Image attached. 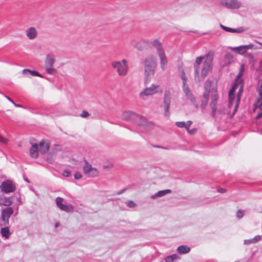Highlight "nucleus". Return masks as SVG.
Wrapping results in <instances>:
<instances>
[{"label":"nucleus","mask_w":262,"mask_h":262,"mask_svg":"<svg viewBox=\"0 0 262 262\" xmlns=\"http://www.w3.org/2000/svg\"><path fill=\"white\" fill-rule=\"evenodd\" d=\"M244 243L245 245H250L251 244H254L253 241V238L249 239H245L244 241Z\"/></svg>","instance_id":"obj_40"},{"label":"nucleus","mask_w":262,"mask_h":262,"mask_svg":"<svg viewBox=\"0 0 262 262\" xmlns=\"http://www.w3.org/2000/svg\"><path fill=\"white\" fill-rule=\"evenodd\" d=\"M255 42L257 43H258L259 45H260L261 46H262V43L261 42H260L259 41H257V40H255Z\"/></svg>","instance_id":"obj_49"},{"label":"nucleus","mask_w":262,"mask_h":262,"mask_svg":"<svg viewBox=\"0 0 262 262\" xmlns=\"http://www.w3.org/2000/svg\"><path fill=\"white\" fill-rule=\"evenodd\" d=\"M89 116V113L85 111H82V113L80 115V116L83 118L87 117Z\"/></svg>","instance_id":"obj_41"},{"label":"nucleus","mask_w":262,"mask_h":262,"mask_svg":"<svg viewBox=\"0 0 262 262\" xmlns=\"http://www.w3.org/2000/svg\"><path fill=\"white\" fill-rule=\"evenodd\" d=\"M220 6L230 9H237L242 6V3L238 0H221Z\"/></svg>","instance_id":"obj_10"},{"label":"nucleus","mask_w":262,"mask_h":262,"mask_svg":"<svg viewBox=\"0 0 262 262\" xmlns=\"http://www.w3.org/2000/svg\"><path fill=\"white\" fill-rule=\"evenodd\" d=\"M238 86L239 87V89L238 90V94H237L236 98H235V96H234V99H233V100L232 101V105L230 106L229 105V107H231L233 105V104L234 101H235V105L234 106V108L233 112V115H234V114L236 112V111H237V109L238 108V106H239V102H240L242 94V93L243 92L244 85H243V82L241 83V84H238L237 86L236 87V89Z\"/></svg>","instance_id":"obj_15"},{"label":"nucleus","mask_w":262,"mask_h":262,"mask_svg":"<svg viewBox=\"0 0 262 262\" xmlns=\"http://www.w3.org/2000/svg\"><path fill=\"white\" fill-rule=\"evenodd\" d=\"M1 233L2 236L6 239H8L11 234V233L10 232L9 228L8 227L2 228L1 229Z\"/></svg>","instance_id":"obj_27"},{"label":"nucleus","mask_w":262,"mask_h":262,"mask_svg":"<svg viewBox=\"0 0 262 262\" xmlns=\"http://www.w3.org/2000/svg\"><path fill=\"white\" fill-rule=\"evenodd\" d=\"M49 147V143L47 140H42L38 147L39 152L42 154H45L48 151Z\"/></svg>","instance_id":"obj_20"},{"label":"nucleus","mask_w":262,"mask_h":262,"mask_svg":"<svg viewBox=\"0 0 262 262\" xmlns=\"http://www.w3.org/2000/svg\"><path fill=\"white\" fill-rule=\"evenodd\" d=\"M178 257V255L173 254L172 255H170L167 256L165 258V262H173L174 260L176 259Z\"/></svg>","instance_id":"obj_34"},{"label":"nucleus","mask_w":262,"mask_h":262,"mask_svg":"<svg viewBox=\"0 0 262 262\" xmlns=\"http://www.w3.org/2000/svg\"><path fill=\"white\" fill-rule=\"evenodd\" d=\"M81 178V174L79 172H76L74 174V178L76 180H79Z\"/></svg>","instance_id":"obj_42"},{"label":"nucleus","mask_w":262,"mask_h":262,"mask_svg":"<svg viewBox=\"0 0 262 262\" xmlns=\"http://www.w3.org/2000/svg\"><path fill=\"white\" fill-rule=\"evenodd\" d=\"M112 67L116 71L120 76L127 75L129 71V66L127 61L123 59L120 61H115L111 63Z\"/></svg>","instance_id":"obj_5"},{"label":"nucleus","mask_w":262,"mask_h":262,"mask_svg":"<svg viewBox=\"0 0 262 262\" xmlns=\"http://www.w3.org/2000/svg\"><path fill=\"white\" fill-rule=\"evenodd\" d=\"M151 45L156 50L160 59V67L164 71L167 69L168 59L162 43L158 39H155L151 42Z\"/></svg>","instance_id":"obj_4"},{"label":"nucleus","mask_w":262,"mask_h":262,"mask_svg":"<svg viewBox=\"0 0 262 262\" xmlns=\"http://www.w3.org/2000/svg\"><path fill=\"white\" fill-rule=\"evenodd\" d=\"M144 85H147L155 75L156 61L152 56L147 57L144 60Z\"/></svg>","instance_id":"obj_3"},{"label":"nucleus","mask_w":262,"mask_h":262,"mask_svg":"<svg viewBox=\"0 0 262 262\" xmlns=\"http://www.w3.org/2000/svg\"><path fill=\"white\" fill-rule=\"evenodd\" d=\"M262 239V237L261 235H256L253 238V241L254 244L257 243V242L261 241Z\"/></svg>","instance_id":"obj_36"},{"label":"nucleus","mask_w":262,"mask_h":262,"mask_svg":"<svg viewBox=\"0 0 262 262\" xmlns=\"http://www.w3.org/2000/svg\"><path fill=\"white\" fill-rule=\"evenodd\" d=\"M221 27L225 31L230 33H241L242 32L241 29H233L231 28L226 27L222 24L220 25Z\"/></svg>","instance_id":"obj_30"},{"label":"nucleus","mask_w":262,"mask_h":262,"mask_svg":"<svg viewBox=\"0 0 262 262\" xmlns=\"http://www.w3.org/2000/svg\"><path fill=\"white\" fill-rule=\"evenodd\" d=\"M26 34L29 39L33 40L37 37L38 31L35 27H30L26 30Z\"/></svg>","instance_id":"obj_19"},{"label":"nucleus","mask_w":262,"mask_h":262,"mask_svg":"<svg viewBox=\"0 0 262 262\" xmlns=\"http://www.w3.org/2000/svg\"><path fill=\"white\" fill-rule=\"evenodd\" d=\"M192 122L191 121H188L187 122H176V125L179 128H185L188 129V127H189L191 125Z\"/></svg>","instance_id":"obj_25"},{"label":"nucleus","mask_w":262,"mask_h":262,"mask_svg":"<svg viewBox=\"0 0 262 262\" xmlns=\"http://www.w3.org/2000/svg\"><path fill=\"white\" fill-rule=\"evenodd\" d=\"M6 98L9 101H10L11 103H12L13 104H14V101L12 99H11L10 97H9L8 96H6Z\"/></svg>","instance_id":"obj_45"},{"label":"nucleus","mask_w":262,"mask_h":262,"mask_svg":"<svg viewBox=\"0 0 262 262\" xmlns=\"http://www.w3.org/2000/svg\"><path fill=\"white\" fill-rule=\"evenodd\" d=\"M12 198L11 197H7L4 195H0V205L7 206L8 207H10L9 206L11 205L12 203Z\"/></svg>","instance_id":"obj_21"},{"label":"nucleus","mask_w":262,"mask_h":262,"mask_svg":"<svg viewBox=\"0 0 262 262\" xmlns=\"http://www.w3.org/2000/svg\"><path fill=\"white\" fill-rule=\"evenodd\" d=\"M63 176L65 177H69L71 175V173L69 170H65L62 172Z\"/></svg>","instance_id":"obj_39"},{"label":"nucleus","mask_w":262,"mask_h":262,"mask_svg":"<svg viewBox=\"0 0 262 262\" xmlns=\"http://www.w3.org/2000/svg\"><path fill=\"white\" fill-rule=\"evenodd\" d=\"M171 190L170 189H165L163 190L159 191L158 192L156 193L155 194L151 195V198L154 199L158 197H162L163 196L165 195L167 193H170Z\"/></svg>","instance_id":"obj_24"},{"label":"nucleus","mask_w":262,"mask_h":262,"mask_svg":"<svg viewBox=\"0 0 262 262\" xmlns=\"http://www.w3.org/2000/svg\"><path fill=\"white\" fill-rule=\"evenodd\" d=\"M260 66L262 67V60L260 61Z\"/></svg>","instance_id":"obj_52"},{"label":"nucleus","mask_w":262,"mask_h":262,"mask_svg":"<svg viewBox=\"0 0 262 262\" xmlns=\"http://www.w3.org/2000/svg\"><path fill=\"white\" fill-rule=\"evenodd\" d=\"M13 104L14 105V106H15L17 107H21V108H25L21 105L18 104H16L15 102Z\"/></svg>","instance_id":"obj_46"},{"label":"nucleus","mask_w":262,"mask_h":262,"mask_svg":"<svg viewBox=\"0 0 262 262\" xmlns=\"http://www.w3.org/2000/svg\"><path fill=\"white\" fill-rule=\"evenodd\" d=\"M39 152L38 149V145L36 143H32V146L30 150V155L34 159H36L38 156V152Z\"/></svg>","instance_id":"obj_22"},{"label":"nucleus","mask_w":262,"mask_h":262,"mask_svg":"<svg viewBox=\"0 0 262 262\" xmlns=\"http://www.w3.org/2000/svg\"><path fill=\"white\" fill-rule=\"evenodd\" d=\"M232 51L236 52L240 55H244L246 53V51L244 48V46H241L236 47H230L229 48Z\"/></svg>","instance_id":"obj_26"},{"label":"nucleus","mask_w":262,"mask_h":262,"mask_svg":"<svg viewBox=\"0 0 262 262\" xmlns=\"http://www.w3.org/2000/svg\"><path fill=\"white\" fill-rule=\"evenodd\" d=\"M126 204L127 206L130 208H134L136 206V204L132 201H128Z\"/></svg>","instance_id":"obj_37"},{"label":"nucleus","mask_w":262,"mask_h":262,"mask_svg":"<svg viewBox=\"0 0 262 262\" xmlns=\"http://www.w3.org/2000/svg\"><path fill=\"white\" fill-rule=\"evenodd\" d=\"M13 209L12 207H6L1 210L0 221L2 222L1 226H7L9 224V219L13 213Z\"/></svg>","instance_id":"obj_9"},{"label":"nucleus","mask_w":262,"mask_h":262,"mask_svg":"<svg viewBox=\"0 0 262 262\" xmlns=\"http://www.w3.org/2000/svg\"><path fill=\"white\" fill-rule=\"evenodd\" d=\"M186 130L188 132L189 134H191V135L194 134V133L196 131V129H195V128L190 130L189 127H188V129H186Z\"/></svg>","instance_id":"obj_44"},{"label":"nucleus","mask_w":262,"mask_h":262,"mask_svg":"<svg viewBox=\"0 0 262 262\" xmlns=\"http://www.w3.org/2000/svg\"><path fill=\"white\" fill-rule=\"evenodd\" d=\"M244 48H245V49L246 50V51L247 50H250V49H255V50H256V49H261L260 48L255 47L252 44H249V45H244Z\"/></svg>","instance_id":"obj_35"},{"label":"nucleus","mask_w":262,"mask_h":262,"mask_svg":"<svg viewBox=\"0 0 262 262\" xmlns=\"http://www.w3.org/2000/svg\"><path fill=\"white\" fill-rule=\"evenodd\" d=\"M183 90L187 98L194 105L195 108L198 109L199 108V105L194 96L190 91L188 86H183Z\"/></svg>","instance_id":"obj_16"},{"label":"nucleus","mask_w":262,"mask_h":262,"mask_svg":"<svg viewBox=\"0 0 262 262\" xmlns=\"http://www.w3.org/2000/svg\"><path fill=\"white\" fill-rule=\"evenodd\" d=\"M162 92V90L159 84L153 83L150 86L145 88L139 94V96L141 99L145 100L147 96H152Z\"/></svg>","instance_id":"obj_6"},{"label":"nucleus","mask_w":262,"mask_h":262,"mask_svg":"<svg viewBox=\"0 0 262 262\" xmlns=\"http://www.w3.org/2000/svg\"><path fill=\"white\" fill-rule=\"evenodd\" d=\"M63 199L60 197H57L55 199L56 205L60 210L67 212L72 211L73 209L72 205L63 204Z\"/></svg>","instance_id":"obj_14"},{"label":"nucleus","mask_w":262,"mask_h":262,"mask_svg":"<svg viewBox=\"0 0 262 262\" xmlns=\"http://www.w3.org/2000/svg\"><path fill=\"white\" fill-rule=\"evenodd\" d=\"M99 174V171L96 168H93L91 169L90 172L87 174L89 177H97Z\"/></svg>","instance_id":"obj_32"},{"label":"nucleus","mask_w":262,"mask_h":262,"mask_svg":"<svg viewBox=\"0 0 262 262\" xmlns=\"http://www.w3.org/2000/svg\"><path fill=\"white\" fill-rule=\"evenodd\" d=\"M59 226V224L58 223H56L55 224V227L57 228V227H58Z\"/></svg>","instance_id":"obj_50"},{"label":"nucleus","mask_w":262,"mask_h":262,"mask_svg":"<svg viewBox=\"0 0 262 262\" xmlns=\"http://www.w3.org/2000/svg\"><path fill=\"white\" fill-rule=\"evenodd\" d=\"M55 62V56L52 53L47 54L45 60V68L47 73L51 75H54L56 70L53 68Z\"/></svg>","instance_id":"obj_8"},{"label":"nucleus","mask_w":262,"mask_h":262,"mask_svg":"<svg viewBox=\"0 0 262 262\" xmlns=\"http://www.w3.org/2000/svg\"><path fill=\"white\" fill-rule=\"evenodd\" d=\"M8 141V139L4 138L1 135H0V142L3 143L5 144H7Z\"/></svg>","instance_id":"obj_43"},{"label":"nucleus","mask_w":262,"mask_h":262,"mask_svg":"<svg viewBox=\"0 0 262 262\" xmlns=\"http://www.w3.org/2000/svg\"><path fill=\"white\" fill-rule=\"evenodd\" d=\"M2 191L5 193L13 192L15 190V184L10 180H6L3 182L0 186Z\"/></svg>","instance_id":"obj_12"},{"label":"nucleus","mask_w":262,"mask_h":262,"mask_svg":"<svg viewBox=\"0 0 262 262\" xmlns=\"http://www.w3.org/2000/svg\"><path fill=\"white\" fill-rule=\"evenodd\" d=\"M225 190L223 188H220V189H219V192H220L221 193H224V192H225Z\"/></svg>","instance_id":"obj_48"},{"label":"nucleus","mask_w":262,"mask_h":262,"mask_svg":"<svg viewBox=\"0 0 262 262\" xmlns=\"http://www.w3.org/2000/svg\"><path fill=\"white\" fill-rule=\"evenodd\" d=\"M209 97V94H208L207 92H204L201 104V107L202 108V109H205L206 106H207L208 102Z\"/></svg>","instance_id":"obj_23"},{"label":"nucleus","mask_w":262,"mask_h":262,"mask_svg":"<svg viewBox=\"0 0 262 262\" xmlns=\"http://www.w3.org/2000/svg\"><path fill=\"white\" fill-rule=\"evenodd\" d=\"M171 92L166 90L165 91L163 96V104L162 105V107L164 108V115L166 116H168L169 115V108L170 105L171 103Z\"/></svg>","instance_id":"obj_11"},{"label":"nucleus","mask_w":262,"mask_h":262,"mask_svg":"<svg viewBox=\"0 0 262 262\" xmlns=\"http://www.w3.org/2000/svg\"><path fill=\"white\" fill-rule=\"evenodd\" d=\"M259 98H257L256 102L254 103V110L256 111L257 109L259 110L258 112L257 116L255 117L256 119H258L262 117V91L259 92Z\"/></svg>","instance_id":"obj_17"},{"label":"nucleus","mask_w":262,"mask_h":262,"mask_svg":"<svg viewBox=\"0 0 262 262\" xmlns=\"http://www.w3.org/2000/svg\"><path fill=\"white\" fill-rule=\"evenodd\" d=\"M212 64V58L210 56H207L203 63V67L201 71V77L204 79L211 70Z\"/></svg>","instance_id":"obj_13"},{"label":"nucleus","mask_w":262,"mask_h":262,"mask_svg":"<svg viewBox=\"0 0 262 262\" xmlns=\"http://www.w3.org/2000/svg\"><path fill=\"white\" fill-rule=\"evenodd\" d=\"M236 215L237 218L241 219L244 216V212H243V211L242 210H238L236 212Z\"/></svg>","instance_id":"obj_38"},{"label":"nucleus","mask_w":262,"mask_h":262,"mask_svg":"<svg viewBox=\"0 0 262 262\" xmlns=\"http://www.w3.org/2000/svg\"><path fill=\"white\" fill-rule=\"evenodd\" d=\"M235 262H239V261H235Z\"/></svg>","instance_id":"obj_53"},{"label":"nucleus","mask_w":262,"mask_h":262,"mask_svg":"<svg viewBox=\"0 0 262 262\" xmlns=\"http://www.w3.org/2000/svg\"><path fill=\"white\" fill-rule=\"evenodd\" d=\"M23 74L25 75H31L32 76H38L40 77H42L41 74L36 71H31L29 69H24L23 70Z\"/></svg>","instance_id":"obj_29"},{"label":"nucleus","mask_w":262,"mask_h":262,"mask_svg":"<svg viewBox=\"0 0 262 262\" xmlns=\"http://www.w3.org/2000/svg\"><path fill=\"white\" fill-rule=\"evenodd\" d=\"M85 164L83 166V172L85 174H88L90 171L93 169L94 167H92V165L90 164L88 161L84 160Z\"/></svg>","instance_id":"obj_31"},{"label":"nucleus","mask_w":262,"mask_h":262,"mask_svg":"<svg viewBox=\"0 0 262 262\" xmlns=\"http://www.w3.org/2000/svg\"><path fill=\"white\" fill-rule=\"evenodd\" d=\"M205 58L203 56H199L196 58L195 63L194 64V78L196 80L199 81V66L202 63V60Z\"/></svg>","instance_id":"obj_18"},{"label":"nucleus","mask_w":262,"mask_h":262,"mask_svg":"<svg viewBox=\"0 0 262 262\" xmlns=\"http://www.w3.org/2000/svg\"><path fill=\"white\" fill-rule=\"evenodd\" d=\"M122 119L125 121L136 123L146 129H149L153 126L152 124L148 122L144 117L130 111L124 112L122 115Z\"/></svg>","instance_id":"obj_2"},{"label":"nucleus","mask_w":262,"mask_h":262,"mask_svg":"<svg viewBox=\"0 0 262 262\" xmlns=\"http://www.w3.org/2000/svg\"><path fill=\"white\" fill-rule=\"evenodd\" d=\"M125 190H126L125 189H122V190H120V191H118V192H117V194L119 195V194H122V193H123L124 192H125Z\"/></svg>","instance_id":"obj_47"},{"label":"nucleus","mask_w":262,"mask_h":262,"mask_svg":"<svg viewBox=\"0 0 262 262\" xmlns=\"http://www.w3.org/2000/svg\"><path fill=\"white\" fill-rule=\"evenodd\" d=\"M245 71V67L244 64H242L239 69V71L236 76V78L235 81V83L230 90L229 93V105L230 106L232 104V101L234 99V93L236 90V87L238 84H241L243 82L242 79H241V77L243 76L244 72Z\"/></svg>","instance_id":"obj_7"},{"label":"nucleus","mask_w":262,"mask_h":262,"mask_svg":"<svg viewBox=\"0 0 262 262\" xmlns=\"http://www.w3.org/2000/svg\"><path fill=\"white\" fill-rule=\"evenodd\" d=\"M134 41H133L132 42V45L133 46H135V44H134Z\"/></svg>","instance_id":"obj_51"},{"label":"nucleus","mask_w":262,"mask_h":262,"mask_svg":"<svg viewBox=\"0 0 262 262\" xmlns=\"http://www.w3.org/2000/svg\"><path fill=\"white\" fill-rule=\"evenodd\" d=\"M211 84L212 82L211 80L208 79L206 80L204 85V92H207L208 94H211L210 106L212 110V116L214 117L217 113H219L220 114H225L226 113L225 110L222 108L221 105H219V106L217 104L219 95L217 89L216 88H213L211 91H210Z\"/></svg>","instance_id":"obj_1"},{"label":"nucleus","mask_w":262,"mask_h":262,"mask_svg":"<svg viewBox=\"0 0 262 262\" xmlns=\"http://www.w3.org/2000/svg\"><path fill=\"white\" fill-rule=\"evenodd\" d=\"M190 250L189 247L185 245H182L178 247L177 249L178 252L180 254L188 253Z\"/></svg>","instance_id":"obj_28"},{"label":"nucleus","mask_w":262,"mask_h":262,"mask_svg":"<svg viewBox=\"0 0 262 262\" xmlns=\"http://www.w3.org/2000/svg\"><path fill=\"white\" fill-rule=\"evenodd\" d=\"M181 78L183 80V86H188L187 84V78L186 74L183 70H182L181 72Z\"/></svg>","instance_id":"obj_33"}]
</instances>
